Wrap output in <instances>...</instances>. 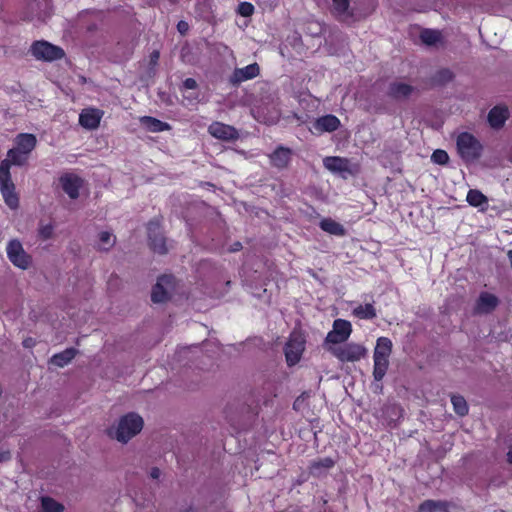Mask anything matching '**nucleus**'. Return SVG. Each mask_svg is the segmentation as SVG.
<instances>
[{
  "label": "nucleus",
  "instance_id": "c03bdc74",
  "mask_svg": "<svg viewBox=\"0 0 512 512\" xmlns=\"http://www.w3.org/2000/svg\"><path fill=\"white\" fill-rule=\"evenodd\" d=\"M442 503L444 504V507L439 506V507L435 508V512H449V507H450L449 502L442 500Z\"/></svg>",
  "mask_w": 512,
  "mask_h": 512
},
{
  "label": "nucleus",
  "instance_id": "423d86ee",
  "mask_svg": "<svg viewBox=\"0 0 512 512\" xmlns=\"http://www.w3.org/2000/svg\"><path fill=\"white\" fill-rule=\"evenodd\" d=\"M32 56L37 60L52 62L65 56L64 50L45 40L34 41L30 47Z\"/></svg>",
  "mask_w": 512,
  "mask_h": 512
},
{
  "label": "nucleus",
  "instance_id": "de8ad7c7",
  "mask_svg": "<svg viewBox=\"0 0 512 512\" xmlns=\"http://www.w3.org/2000/svg\"><path fill=\"white\" fill-rule=\"evenodd\" d=\"M198 97H199V95H198L197 93H196V94H190V95H188V96H185V95H184V98H185L186 100H188L190 103H191V102H193V101L198 100Z\"/></svg>",
  "mask_w": 512,
  "mask_h": 512
},
{
  "label": "nucleus",
  "instance_id": "20e7f679",
  "mask_svg": "<svg viewBox=\"0 0 512 512\" xmlns=\"http://www.w3.org/2000/svg\"><path fill=\"white\" fill-rule=\"evenodd\" d=\"M456 146L458 154L466 163L479 159L483 150L479 140L469 132H462L458 135Z\"/></svg>",
  "mask_w": 512,
  "mask_h": 512
},
{
  "label": "nucleus",
  "instance_id": "f704fd0d",
  "mask_svg": "<svg viewBox=\"0 0 512 512\" xmlns=\"http://www.w3.org/2000/svg\"><path fill=\"white\" fill-rule=\"evenodd\" d=\"M439 506L444 507L442 500H425L419 505L418 512H435V508Z\"/></svg>",
  "mask_w": 512,
  "mask_h": 512
},
{
  "label": "nucleus",
  "instance_id": "c85d7f7f",
  "mask_svg": "<svg viewBox=\"0 0 512 512\" xmlns=\"http://www.w3.org/2000/svg\"><path fill=\"white\" fill-rule=\"evenodd\" d=\"M352 314L359 319L365 320H371L377 316L376 309L372 303H366L365 305L355 307Z\"/></svg>",
  "mask_w": 512,
  "mask_h": 512
},
{
  "label": "nucleus",
  "instance_id": "393cba45",
  "mask_svg": "<svg viewBox=\"0 0 512 512\" xmlns=\"http://www.w3.org/2000/svg\"><path fill=\"white\" fill-rule=\"evenodd\" d=\"M141 124L150 132H163L171 129L170 124L163 122L152 116H143L140 119Z\"/></svg>",
  "mask_w": 512,
  "mask_h": 512
},
{
  "label": "nucleus",
  "instance_id": "a19ab883",
  "mask_svg": "<svg viewBox=\"0 0 512 512\" xmlns=\"http://www.w3.org/2000/svg\"><path fill=\"white\" fill-rule=\"evenodd\" d=\"M160 59V52L158 50H153L149 55V65L154 67L158 64Z\"/></svg>",
  "mask_w": 512,
  "mask_h": 512
},
{
  "label": "nucleus",
  "instance_id": "37998d69",
  "mask_svg": "<svg viewBox=\"0 0 512 512\" xmlns=\"http://www.w3.org/2000/svg\"><path fill=\"white\" fill-rule=\"evenodd\" d=\"M11 459L10 451H0V462H6Z\"/></svg>",
  "mask_w": 512,
  "mask_h": 512
},
{
  "label": "nucleus",
  "instance_id": "4468645a",
  "mask_svg": "<svg viewBox=\"0 0 512 512\" xmlns=\"http://www.w3.org/2000/svg\"><path fill=\"white\" fill-rule=\"evenodd\" d=\"M104 112L98 108H85L79 114V124L87 130H95L99 127Z\"/></svg>",
  "mask_w": 512,
  "mask_h": 512
},
{
  "label": "nucleus",
  "instance_id": "a18cd8bd",
  "mask_svg": "<svg viewBox=\"0 0 512 512\" xmlns=\"http://www.w3.org/2000/svg\"><path fill=\"white\" fill-rule=\"evenodd\" d=\"M161 471L159 468L154 467L150 471V477L153 479H158L160 477Z\"/></svg>",
  "mask_w": 512,
  "mask_h": 512
},
{
  "label": "nucleus",
  "instance_id": "6ab92c4d",
  "mask_svg": "<svg viewBox=\"0 0 512 512\" xmlns=\"http://www.w3.org/2000/svg\"><path fill=\"white\" fill-rule=\"evenodd\" d=\"M331 12L339 21L355 20L354 10L350 8L349 0H332Z\"/></svg>",
  "mask_w": 512,
  "mask_h": 512
},
{
  "label": "nucleus",
  "instance_id": "f03ea898",
  "mask_svg": "<svg viewBox=\"0 0 512 512\" xmlns=\"http://www.w3.org/2000/svg\"><path fill=\"white\" fill-rule=\"evenodd\" d=\"M143 425L144 421L142 417L134 412H130L120 418L114 432L109 430V435L119 442L127 443L142 430Z\"/></svg>",
  "mask_w": 512,
  "mask_h": 512
},
{
  "label": "nucleus",
  "instance_id": "79ce46f5",
  "mask_svg": "<svg viewBox=\"0 0 512 512\" xmlns=\"http://www.w3.org/2000/svg\"><path fill=\"white\" fill-rule=\"evenodd\" d=\"M22 345L24 348H33L36 345V341L32 337H27L23 340Z\"/></svg>",
  "mask_w": 512,
  "mask_h": 512
},
{
  "label": "nucleus",
  "instance_id": "49530a36",
  "mask_svg": "<svg viewBox=\"0 0 512 512\" xmlns=\"http://www.w3.org/2000/svg\"><path fill=\"white\" fill-rule=\"evenodd\" d=\"M242 249V244L241 242L237 241V242H234L231 247H230V252H237V251H240Z\"/></svg>",
  "mask_w": 512,
  "mask_h": 512
},
{
  "label": "nucleus",
  "instance_id": "9d476101",
  "mask_svg": "<svg viewBox=\"0 0 512 512\" xmlns=\"http://www.w3.org/2000/svg\"><path fill=\"white\" fill-rule=\"evenodd\" d=\"M175 277L173 275H161L152 288L151 300L154 303H164L169 299L168 288L173 287Z\"/></svg>",
  "mask_w": 512,
  "mask_h": 512
},
{
  "label": "nucleus",
  "instance_id": "39448f33",
  "mask_svg": "<svg viewBox=\"0 0 512 512\" xmlns=\"http://www.w3.org/2000/svg\"><path fill=\"white\" fill-rule=\"evenodd\" d=\"M326 350L340 362H357L365 357L367 350L362 344L342 343L337 346H327Z\"/></svg>",
  "mask_w": 512,
  "mask_h": 512
},
{
  "label": "nucleus",
  "instance_id": "2f4dec72",
  "mask_svg": "<svg viewBox=\"0 0 512 512\" xmlns=\"http://www.w3.org/2000/svg\"><path fill=\"white\" fill-rule=\"evenodd\" d=\"M41 507L43 512H62L64 506L55 499L46 496L41 499Z\"/></svg>",
  "mask_w": 512,
  "mask_h": 512
},
{
  "label": "nucleus",
  "instance_id": "e433bc0d",
  "mask_svg": "<svg viewBox=\"0 0 512 512\" xmlns=\"http://www.w3.org/2000/svg\"><path fill=\"white\" fill-rule=\"evenodd\" d=\"M237 12L243 17H250L254 13V6L250 2H240Z\"/></svg>",
  "mask_w": 512,
  "mask_h": 512
},
{
  "label": "nucleus",
  "instance_id": "f3484780",
  "mask_svg": "<svg viewBox=\"0 0 512 512\" xmlns=\"http://www.w3.org/2000/svg\"><path fill=\"white\" fill-rule=\"evenodd\" d=\"M292 155L293 151L290 148L279 145L269 154L270 164L279 170L285 169L289 166Z\"/></svg>",
  "mask_w": 512,
  "mask_h": 512
},
{
  "label": "nucleus",
  "instance_id": "0eeeda50",
  "mask_svg": "<svg viewBox=\"0 0 512 512\" xmlns=\"http://www.w3.org/2000/svg\"><path fill=\"white\" fill-rule=\"evenodd\" d=\"M162 218H154L147 224L148 243L153 252L166 254L168 247L161 226Z\"/></svg>",
  "mask_w": 512,
  "mask_h": 512
},
{
  "label": "nucleus",
  "instance_id": "6e6552de",
  "mask_svg": "<svg viewBox=\"0 0 512 512\" xmlns=\"http://www.w3.org/2000/svg\"><path fill=\"white\" fill-rule=\"evenodd\" d=\"M352 333V325L348 320L336 319L333 322V328L328 332L324 347L337 346L345 343Z\"/></svg>",
  "mask_w": 512,
  "mask_h": 512
},
{
  "label": "nucleus",
  "instance_id": "dca6fc26",
  "mask_svg": "<svg viewBox=\"0 0 512 512\" xmlns=\"http://www.w3.org/2000/svg\"><path fill=\"white\" fill-rule=\"evenodd\" d=\"M341 126V122L339 118L333 114H327L321 117H318L313 122V133L322 134L325 132L331 133L338 130Z\"/></svg>",
  "mask_w": 512,
  "mask_h": 512
},
{
  "label": "nucleus",
  "instance_id": "5701e85b",
  "mask_svg": "<svg viewBox=\"0 0 512 512\" xmlns=\"http://www.w3.org/2000/svg\"><path fill=\"white\" fill-rule=\"evenodd\" d=\"M334 465L335 461L331 457L320 458L311 462L309 472L314 477H320Z\"/></svg>",
  "mask_w": 512,
  "mask_h": 512
},
{
  "label": "nucleus",
  "instance_id": "4c0bfd02",
  "mask_svg": "<svg viewBox=\"0 0 512 512\" xmlns=\"http://www.w3.org/2000/svg\"><path fill=\"white\" fill-rule=\"evenodd\" d=\"M53 230L54 228L51 224L42 225L38 230L39 237L42 240H48L52 237Z\"/></svg>",
  "mask_w": 512,
  "mask_h": 512
},
{
  "label": "nucleus",
  "instance_id": "9b49d317",
  "mask_svg": "<svg viewBox=\"0 0 512 512\" xmlns=\"http://www.w3.org/2000/svg\"><path fill=\"white\" fill-rule=\"evenodd\" d=\"M499 303L500 300L496 295L483 291L475 302L473 313L475 315L490 314L498 307Z\"/></svg>",
  "mask_w": 512,
  "mask_h": 512
},
{
  "label": "nucleus",
  "instance_id": "2eb2a0df",
  "mask_svg": "<svg viewBox=\"0 0 512 512\" xmlns=\"http://www.w3.org/2000/svg\"><path fill=\"white\" fill-rule=\"evenodd\" d=\"M415 91L416 88L410 84L392 81L388 85L386 94L392 100L403 101L407 100Z\"/></svg>",
  "mask_w": 512,
  "mask_h": 512
},
{
  "label": "nucleus",
  "instance_id": "f8f14e48",
  "mask_svg": "<svg viewBox=\"0 0 512 512\" xmlns=\"http://www.w3.org/2000/svg\"><path fill=\"white\" fill-rule=\"evenodd\" d=\"M259 74H260V67L255 62V63L249 64L243 68H235L229 77V83L232 86L237 87L242 82L256 78Z\"/></svg>",
  "mask_w": 512,
  "mask_h": 512
},
{
  "label": "nucleus",
  "instance_id": "aec40b11",
  "mask_svg": "<svg viewBox=\"0 0 512 512\" xmlns=\"http://www.w3.org/2000/svg\"><path fill=\"white\" fill-rule=\"evenodd\" d=\"M324 167L334 173H349L353 174L350 168V160L348 158L339 156H328L323 159Z\"/></svg>",
  "mask_w": 512,
  "mask_h": 512
},
{
  "label": "nucleus",
  "instance_id": "7c9ffc66",
  "mask_svg": "<svg viewBox=\"0 0 512 512\" xmlns=\"http://www.w3.org/2000/svg\"><path fill=\"white\" fill-rule=\"evenodd\" d=\"M451 403L453 405L454 412L460 417L466 416L468 414V404L463 396L453 394L451 396Z\"/></svg>",
  "mask_w": 512,
  "mask_h": 512
},
{
  "label": "nucleus",
  "instance_id": "a878e982",
  "mask_svg": "<svg viewBox=\"0 0 512 512\" xmlns=\"http://www.w3.org/2000/svg\"><path fill=\"white\" fill-rule=\"evenodd\" d=\"M302 351L303 347L300 343L295 344L289 341L284 348L287 364L289 366L297 364L300 361Z\"/></svg>",
  "mask_w": 512,
  "mask_h": 512
},
{
  "label": "nucleus",
  "instance_id": "b1692460",
  "mask_svg": "<svg viewBox=\"0 0 512 512\" xmlns=\"http://www.w3.org/2000/svg\"><path fill=\"white\" fill-rule=\"evenodd\" d=\"M466 201L472 207L480 208L481 211L487 210L488 198L478 189H470L466 196Z\"/></svg>",
  "mask_w": 512,
  "mask_h": 512
},
{
  "label": "nucleus",
  "instance_id": "8fccbe9b",
  "mask_svg": "<svg viewBox=\"0 0 512 512\" xmlns=\"http://www.w3.org/2000/svg\"><path fill=\"white\" fill-rule=\"evenodd\" d=\"M507 257L509 259L510 267L512 269V249L507 252Z\"/></svg>",
  "mask_w": 512,
  "mask_h": 512
},
{
  "label": "nucleus",
  "instance_id": "7ed1b4c3",
  "mask_svg": "<svg viewBox=\"0 0 512 512\" xmlns=\"http://www.w3.org/2000/svg\"><path fill=\"white\" fill-rule=\"evenodd\" d=\"M392 341L387 337H379L373 353V377L381 381L389 367V357L392 353Z\"/></svg>",
  "mask_w": 512,
  "mask_h": 512
},
{
  "label": "nucleus",
  "instance_id": "f257e3e1",
  "mask_svg": "<svg viewBox=\"0 0 512 512\" xmlns=\"http://www.w3.org/2000/svg\"><path fill=\"white\" fill-rule=\"evenodd\" d=\"M29 155L13 147L8 150L7 158L0 162V193L5 204L12 210L19 207V196L11 176V166H23L27 163Z\"/></svg>",
  "mask_w": 512,
  "mask_h": 512
},
{
  "label": "nucleus",
  "instance_id": "bb28decb",
  "mask_svg": "<svg viewBox=\"0 0 512 512\" xmlns=\"http://www.w3.org/2000/svg\"><path fill=\"white\" fill-rule=\"evenodd\" d=\"M78 350L75 348H67L64 351L52 356L50 362L57 367H64L69 364L77 355Z\"/></svg>",
  "mask_w": 512,
  "mask_h": 512
},
{
  "label": "nucleus",
  "instance_id": "ddd939ff",
  "mask_svg": "<svg viewBox=\"0 0 512 512\" xmlns=\"http://www.w3.org/2000/svg\"><path fill=\"white\" fill-rule=\"evenodd\" d=\"M208 132L214 138L222 141H235L239 138V133L235 127L218 121L209 125Z\"/></svg>",
  "mask_w": 512,
  "mask_h": 512
},
{
  "label": "nucleus",
  "instance_id": "4be33fe9",
  "mask_svg": "<svg viewBox=\"0 0 512 512\" xmlns=\"http://www.w3.org/2000/svg\"><path fill=\"white\" fill-rule=\"evenodd\" d=\"M15 147L30 155L37 145V138L31 133H19L15 138Z\"/></svg>",
  "mask_w": 512,
  "mask_h": 512
},
{
  "label": "nucleus",
  "instance_id": "58836bf2",
  "mask_svg": "<svg viewBox=\"0 0 512 512\" xmlns=\"http://www.w3.org/2000/svg\"><path fill=\"white\" fill-rule=\"evenodd\" d=\"M198 88V83L194 78H186L180 87V91L184 92L185 90H196Z\"/></svg>",
  "mask_w": 512,
  "mask_h": 512
},
{
  "label": "nucleus",
  "instance_id": "72a5a7b5",
  "mask_svg": "<svg viewBox=\"0 0 512 512\" xmlns=\"http://www.w3.org/2000/svg\"><path fill=\"white\" fill-rule=\"evenodd\" d=\"M99 250L107 251L115 244V237L108 231L99 234Z\"/></svg>",
  "mask_w": 512,
  "mask_h": 512
},
{
  "label": "nucleus",
  "instance_id": "ea45409f",
  "mask_svg": "<svg viewBox=\"0 0 512 512\" xmlns=\"http://www.w3.org/2000/svg\"><path fill=\"white\" fill-rule=\"evenodd\" d=\"M189 24L188 22L184 21V20H180L178 23H177V31L182 35H186L189 31Z\"/></svg>",
  "mask_w": 512,
  "mask_h": 512
},
{
  "label": "nucleus",
  "instance_id": "a211bd4d",
  "mask_svg": "<svg viewBox=\"0 0 512 512\" xmlns=\"http://www.w3.org/2000/svg\"><path fill=\"white\" fill-rule=\"evenodd\" d=\"M60 183L63 191L71 198L79 197V190L82 186V179L74 174H65L60 177Z\"/></svg>",
  "mask_w": 512,
  "mask_h": 512
},
{
  "label": "nucleus",
  "instance_id": "473e14b6",
  "mask_svg": "<svg viewBox=\"0 0 512 512\" xmlns=\"http://www.w3.org/2000/svg\"><path fill=\"white\" fill-rule=\"evenodd\" d=\"M440 32L432 29H424L420 33L421 41L426 45H434L440 40Z\"/></svg>",
  "mask_w": 512,
  "mask_h": 512
},
{
  "label": "nucleus",
  "instance_id": "c9c22d12",
  "mask_svg": "<svg viewBox=\"0 0 512 512\" xmlns=\"http://www.w3.org/2000/svg\"><path fill=\"white\" fill-rule=\"evenodd\" d=\"M431 160L439 165H445L449 161V155L445 150L437 149L431 155Z\"/></svg>",
  "mask_w": 512,
  "mask_h": 512
},
{
  "label": "nucleus",
  "instance_id": "cd10ccee",
  "mask_svg": "<svg viewBox=\"0 0 512 512\" xmlns=\"http://www.w3.org/2000/svg\"><path fill=\"white\" fill-rule=\"evenodd\" d=\"M319 226L323 231L331 235L344 236L346 234V230L343 225L331 218L322 219Z\"/></svg>",
  "mask_w": 512,
  "mask_h": 512
},
{
  "label": "nucleus",
  "instance_id": "1a4fd4ad",
  "mask_svg": "<svg viewBox=\"0 0 512 512\" xmlns=\"http://www.w3.org/2000/svg\"><path fill=\"white\" fill-rule=\"evenodd\" d=\"M6 252L11 263L20 269L25 270L32 263V257L24 250L18 239H12L8 242Z\"/></svg>",
  "mask_w": 512,
  "mask_h": 512
},
{
  "label": "nucleus",
  "instance_id": "c756f323",
  "mask_svg": "<svg viewBox=\"0 0 512 512\" xmlns=\"http://www.w3.org/2000/svg\"><path fill=\"white\" fill-rule=\"evenodd\" d=\"M454 78V74L450 69L443 68L438 70L432 77L431 82L433 85L442 86L450 81H452Z\"/></svg>",
  "mask_w": 512,
  "mask_h": 512
},
{
  "label": "nucleus",
  "instance_id": "412c9836",
  "mask_svg": "<svg viewBox=\"0 0 512 512\" xmlns=\"http://www.w3.org/2000/svg\"><path fill=\"white\" fill-rule=\"evenodd\" d=\"M509 117L508 108L505 106H495L488 113V123L494 129H500L504 126Z\"/></svg>",
  "mask_w": 512,
  "mask_h": 512
},
{
  "label": "nucleus",
  "instance_id": "09e8293b",
  "mask_svg": "<svg viewBox=\"0 0 512 512\" xmlns=\"http://www.w3.org/2000/svg\"><path fill=\"white\" fill-rule=\"evenodd\" d=\"M507 461L512 464V445L509 447V450L507 452Z\"/></svg>",
  "mask_w": 512,
  "mask_h": 512
}]
</instances>
